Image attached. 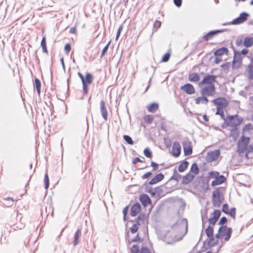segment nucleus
<instances>
[{
    "label": "nucleus",
    "instance_id": "1",
    "mask_svg": "<svg viewBox=\"0 0 253 253\" xmlns=\"http://www.w3.org/2000/svg\"><path fill=\"white\" fill-rule=\"evenodd\" d=\"M244 121V118L238 115L228 116L225 122L226 125L228 126L232 127H238Z\"/></svg>",
    "mask_w": 253,
    "mask_h": 253
},
{
    "label": "nucleus",
    "instance_id": "2",
    "mask_svg": "<svg viewBox=\"0 0 253 253\" xmlns=\"http://www.w3.org/2000/svg\"><path fill=\"white\" fill-rule=\"evenodd\" d=\"M250 141V138L248 137H245L242 136L239 139L237 145V151L239 153H243L246 151L247 146L248 145Z\"/></svg>",
    "mask_w": 253,
    "mask_h": 253
},
{
    "label": "nucleus",
    "instance_id": "3",
    "mask_svg": "<svg viewBox=\"0 0 253 253\" xmlns=\"http://www.w3.org/2000/svg\"><path fill=\"white\" fill-rule=\"evenodd\" d=\"M223 200V198L221 196V193L219 189H216L213 191L212 195V203L213 207L219 208Z\"/></svg>",
    "mask_w": 253,
    "mask_h": 253
},
{
    "label": "nucleus",
    "instance_id": "4",
    "mask_svg": "<svg viewBox=\"0 0 253 253\" xmlns=\"http://www.w3.org/2000/svg\"><path fill=\"white\" fill-rule=\"evenodd\" d=\"M210 176L212 178H215V179L211 182V185L213 186L220 185L223 183L225 180V177L221 175L219 176V172L217 171H211L209 173Z\"/></svg>",
    "mask_w": 253,
    "mask_h": 253
},
{
    "label": "nucleus",
    "instance_id": "5",
    "mask_svg": "<svg viewBox=\"0 0 253 253\" xmlns=\"http://www.w3.org/2000/svg\"><path fill=\"white\" fill-rule=\"evenodd\" d=\"M215 91V87L214 84L206 85L201 90L202 95L206 96H213Z\"/></svg>",
    "mask_w": 253,
    "mask_h": 253
},
{
    "label": "nucleus",
    "instance_id": "6",
    "mask_svg": "<svg viewBox=\"0 0 253 253\" xmlns=\"http://www.w3.org/2000/svg\"><path fill=\"white\" fill-rule=\"evenodd\" d=\"M212 102L219 108H225L228 105V102L224 97H218L212 100Z\"/></svg>",
    "mask_w": 253,
    "mask_h": 253
},
{
    "label": "nucleus",
    "instance_id": "7",
    "mask_svg": "<svg viewBox=\"0 0 253 253\" xmlns=\"http://www.w3.org/2000/svg\"><path fill=\"white\" fill-rule=\"evenodd\" d=\"M249 17V14L248 13L245 12H242L240 14L238 17L234 19L231 23L233 25L240 24L246 21Z\"/></svg>",
    "mask_w": 253,
    "mask_h": 253
},
{
    "label": "nucleus",
    "instance_id": "8",
    "mask_svg": "<svg viewBox=\"0 0 253 253\" xmlns=\"http://www.w3.org/2000/svg\"><path fill=\"white\" fill-rule=\"evenodd\" d=\"M216 76L214 75H208L205 76L202 81L199 83L201 85H211L214 84L213 83L216 82Z\"/></svg>",
    "mask_w": 253,
    "mask_h": 253
},
{
    "label": "nucleus",
    "instance_id": "9",
    "mask_svg": "<svg viewBox=\"0 0 253 253\" xmlns=\"http://www.w3.org/2000/svg\"><path fill=\"white\" fill-rule=\"evenodd\" d=\"M219 155L220 151L219 150L209 152L206 157V160L209 162H212L216 160Z\"/></svg>",
    "mask_w": 253,
    "mask_h": 253
},
{
    "label": "nucleus",
    "instance_id": "10",
    "mask_svg": "<svg viewBox=\"0 0 253 253\" xmlns=\"http://www.w3.org/2000/svg\"><path fill=\"white\" fill-rule=\"evenodd\" d=\"M171 152L172 155L175 157H178L181 153V146L180 143L178 141H175L173 142Z\"/></svg>",
    "mask_w": 253,
    "mask_h": 253
},
{
    "label": "nucleus",
    "instance_id": "11",
    "mask_svg": "<svg viewBox=\"0 0 253 253\" xmlns=\"http://www.w3.org/2000/svg\"><path fill=\"white\" fill-rule=\"evenodd\" d=\"M100 112L101 115L105 121L108 119V112L106 107V104L105 101L103 100L100 101Z\"/></svg>",
    "mask_w": 253,
    "mask_h": 253
},
{
    "label": "nucleus",
    "instance_id": "12",
    "mask_svg": "<svg viewBox=\"0 0 253 253\" xmlns=\"http://www.w3.org/2000/svg\"><path fill=\"white\" fill-rule=\"evenodd\" d=\"M180 89L188 94H192L195 93V88L193 85L190 84H186L181 86Z\"/></svg>",
    "mask_w": 253,
    "mask_h": 253
},
{
    "label": "nucleus",
    "instance_id": "13",
    "mask_svg": "<svg viewBox=\"0 0 253 253\" xmlns=\"http://www.w3.org/2000/svg\"><path fill=\"white\" fill-rule=\"evenodd\" d=\"M223 31L220 30H216L214 31H211L205 35L203 37V39L206 41H208L209 40L211 39L212 37H213L216 35L222 33Z\"/></svg>",
    "mask_w": 253,
    "mask_h": 253
},
{
    "label": "nucleus",
    "instance_id": "14",
    "mask_svg": "<svg viewBox=\"0 0 253 253\" xmlns=\"http://www.w3.org/2000/svg\"><path fill=\"white\" fill-rule=\"evenodd\" d=\"M141 205L139 203L134 204L131 208L130 215L132 216H136L140 211Z\"/></svg>",
    "mask_w": 253,
    "mask_h": 253
},
{
    "label": "nucleus",
    "instance_id": "15",
    "mask_svg": "<svg viewBox=\"0 0 253 253\" xmlns=\"http://www.w3.org/2000/svg\"><path fill=\"white\" fill-rule=\"evenodd\" d=\"M164 178V175L160 173L156 174L149 182V184L150 185H153L158 183Z\"/></svg>",
    "mask_w": 253,
    "mask_h": 253
},
{
    "label": "nucleus",
    "instance_id": "16",
    "mask_svg": "<svg viewBox=\"0 0 253 253\" xmlns=\"http://www.w3.org/2000/svg\"><path fill=\"white\" fill-rule=\"evenodd\" d=\"M139 200L144 206H146L151 204V201L150 197L147 194H142L140 196Z\"/></svg>",
    "mask_w": 253,
    "mask_h": 253
},
{
    "label": "nucleus",
    "instance_id": "17",
    "mask_svg": "<svg viewBox=\"0 0 253 253\" xmlns=\"http://www.w3.org/2000/svg\"><path fill=\"white\" fill-rule=\"evenodd\" d=\"M82 236L81 230L79 228L75 233L74 240H73V246H76L79 244L80 242V238Z\"/></svg>",
    "mask_w": 253,
    "mask_h": 253
},
{
    "label": "nucleus",
    "instance_id": "18",
    "mask_svg": "<svg viewBox=\"0 0 253 253\" xmlns=\"http://www.w3.org/2000/svg\"><path fill=\"white\" fill-rule=\"evenodd\" d=\"M228 52V49L225 47H222L216 50L213 54L216 56H221L225 54H227Z\"/></svg>",
    "mask_w": 253,
    "mask_h": 253
},
{
    "label": "nucleus",
    "instance_id": "19",
    "mask_svg": "<svg viewBox=\"0 0 253 253\" xmlns=\"http://www.w3.org/2000/svg\"><path fill=\"white\" fill-rule=\"evenodd\" d=\"M195 175L190 173L187 174L182 177V183L187 184L190 183L194 178Z\"/></svg>",
    "mask_w": 253,
    "mask_h": 253
},
{
    "label": "nucleus",
    "instance_id": "20",
    "mask_svg": "<svg viewBox=\"0 0 253 253\" xmlns=\"http://www.w3.org/2000/svg\"><path fill=\"white\" fill-rule=\"evenodd\" d=\"M195 103L197 104L202 103L207 105L209 102V100L207 98V96H206L205 95H202L201 97L196 98L195 100Z\"/></svg>",
    "mask_w": 253,
    "mask_h": 253
},
{
    "label": "nucleus",
    "instance_id": "21",
    "mask_svg": "<svg viewBox=\"0 0 253 253\" xmlns=\"http://www.w3.org/2000/svg\"><path fill=\"white\" fill-rule=\"evenodd\" d=\"M188 79L190 82L195 83L198 82L200 78L198 73H192L189 74Z\"/></svg>",
    "mask_w": 253,
    "mask_h": 253
},
{
    "label": "nucleus",
    "instance_id": "22",
    "mask_svg": "<svg viewBox=\"0 0 253 253\" xmlns=\"http://www.w3.org/2000/svg\"><path fill=\"white\" fill-rule=\"evenodd\" d=\"M146 216L145 214H140L138 215V216L134 220V223H135L138 226L142 225L144 223V222L145 220Z\"/></svg>",
    "mask_w": 253,
    "mask_h": 253
},
{
    "label": "nucleus",
    "instance_id": "23",
    "mask_svg": "<svg viewBox=\"0 0 253 253\" xmlns=\"http://www.w3.org/2000/svg\"><path fill=\"white\" fill-rule=\"evenodd\" d=\"M159 108V104L157 103H152L147 106V109L149 112L155 113Z\"/></svg>",
    "mask_w": 253,
    "mask_h": 253
},
{
    "label": "nucleus",
    "instance_id": "24",
    "mask_svg": "<svg viewBox=\"0 0 253 253\" xmlns=\"http://www.w3.org/2000/svg\"><path fill=\"white\" fill-rule=\"evenodd\" d=\"M243 44L246 47H251L253 45V37H247L245 38L243 42Z\"/></svg>",
    "mask_w": 253,
    "mask_h": 253
},
{
    "label": "nucleus",
    "instance_id": "25",
    "mask_svg": "<svg viewBox=\"0 0 253 253\" xmlns=\"http://www.w3.org/2000/svg\"><path fill=\"white\" fill-rule=\"evenodd\" d=\"M188 165L189 163L187 161H183L179 165L178 167V170L180 172L184 171L188 168Z\"/></svg>",
    "mask_w": 253,
    "mask_h": 253
},
{
    "label": "nucleus",
    "instance_id": "26",
    "mask_svg": "<svg viewBox=\"0 0 253 253\" xmlns=\"http://www.w3.org/2000/svg\"><path fill=\"white\" fill-rule=\"evenodd\" d=\"M93 80L92 75L89 73H86L85 74V78H84V83L86 84H92Z\"/></svg>",
    "mask_w": 253,
    "mask_h": 253
},
{
    "label": "nucleus",
    "instance_id": "27",
    "mask_svg": "<svg viewBox=\"0 0 253 253\" xmlns=\"http://www.w3.org/2000/svg\"><path fill=\"white\" fill-rule=\"evenodd\" d=\"M190 172L194 173L193 175H197L199 173V169L196 163H193L190 169Z\"/></svg>",
    "mask_w": 253,
    "mask_h": 253
},
{
    "label": "nucleus",
    "instance_id": "28",
    "mask_svg": "<svg viewBox=\"0 0 253 253\" xmlns=\"http://www.w3.org/2000/svg\"><path fill=\"white\" fill-rule=\"evenodd\" d=\"M184 153L185 156L190 155L192 153V148L190 146H184Z\"/></svg>",
    "mask_w": 253,
    "mask_h": 253
},
{
    "label": "nucleus",
    "instance_id": "29",
    "mask_svg": "<svg viewBox=\"0 0 253 253\" xmlns=\"http://www.w3.org/2000/svg\"><path fill=\"white\" fill-rule=\"evenodd\" d=\"M35 84L37 92L38 94L40 95L41 93V83L39 79L37 78L35 79Z\"/></svg>",
    "mask_w": 253,
    "mask_h": 253
},
{
    "label": "nucleus",
    "instance_id": "30",
    "mask_svg": "<svg viewBox=\"0 0 253 253\" xmlns=\"http://www.w3.org/2000/svg\"><path fill=\"white\" fill-rule=\"evenodd\" d=\"M242 57L241 53L237 51H234V56L233 61L242 62Z\"/></svg>",
    "mask_w": 253,
    "mask_h": 253
},
{
    "label": "nucleus",
    "instance_id": "31",
    "mask_svg": "<svg viewBox=\"0 0 253 253\" xmlns=\"http://www.w3.org/2000/svg\"><path fill=\"white\" fill-rule=\"evenodd\" d=\"M220 215V211L219 210H215L211 214V217L218 220Z\"/></svg>",
    "mask_w": 253,
    "mask_h": 253
},
{
    "label": "nucleus",
    "instance_id": "32",
    "mask_svg": "<svg viewBox=\"0 0 253 253\" xmlns=\"http://www.w3.org/2000/svg\"><path fill=\"white\" fill-rule=\"evenodd\" d=\"M228 227L226 225H223L219 227L218 231L222 236H224L228 231Z\"/></svg>",
    "mask_w": 253,
    "mask_h": 253
},
{
    "label": "nucleus",
    "instance_id": "33",
    "mask_svg": "<svg viewBox=\"0 0 253 253\" xmlns=\"http://www.w3.org/2000/svg\"><path fill=\"white\" fill-rule=\"evenodd\" d=\"M223 109L224 108H217V110L215 113V114L220 115L221 119H223L225 122L226 121V118H225L224 116V112H223Z\"/></svg>",
    "mask_w": 253,
    "mask_h": 253
},
{
    "label": "nucleus",
    "instance_id": "34",
    "mask_svg": "<svg viewBox=\"0 0 253 253\" xmlns=\"http://www.w3.org/2000/svg\"><path fill=\"white\" fill-rule=\"evenodd\" d=\"M41 46L42 49V51L43 52L47 53V49L46 48V39L45 37H43L42 41H41Z\"/></svg>",
    "mask_w": 253,
    "mask_h": 253
},
{
    "label": "nucleus",
    "instance_id": "35",
    "mask_svg": "<svg viewBox=\"0 0 253 253\" xmlns=\"http://www.w3.org/2000/svg\"><path fill=\"white\" fill-rule=\"evenodd\" d=\"M206 233L208 237H212L213 235V228L212 226L209 225L206 229Z\"/></svg>",
    "mask_w": 253,
    "mask_h": 253
},
{
    "label": "nucleus",
    "instance_id": "36",
    "mask_svg": "<svg viewBox=\"0 0 253 253\" xmlns=\"http://www.w3.org/2000/svg\"><path fill=\"white\" fill-rule=\"evenodd\" d=\"M249 79L253 80V65L250 64L248 66Z\"/></svg>",
    "mask_w": 253,
    "mask_h": 253
},
{
    "label": "nucleus",
    "instance_id": "37",
    "mask_svg": "<svg viewBox=\"0 0 253 253\" xmlns=\"http://www.w3.org/2000/svg\"><path fill=\"white\" fill-rule=\"evenodd\" d=\"M145 122L148 124H151L153 121V117L152 115H146L144 118Z\"/></svg>",
    "mask_w": 253,
    "mask_h": 253
},
{
    "label": "nucleus",
    "instance_id": "38",
    "mask_svg": "<svg viewBox=\"0 0 253 253\" xmlns=\"http://www.w3.org/2000/svg\"><path fill=\"white\" fill-rule=\"evenodd\" d=\"M124 139L130 145H132L133 144V141L130 136L127 135H124L123 136Z\"/></svg>",
    "mask_w": 253,
    "mask_h": 253
},
{
    "label": "nucleus",
    "instance_id": "39",
    "mask_svg": "<svg viewBox=\"0 0 253 253\" xmlns=\"http://www.w3.org/2000/svg\"><path fill=\"white\" fill-rule=\"evenodd\" d=\"M143 153H144V155L146 157L149 158H151L152 157V153L148 148H146L144 149V150L143 151Z\"/></svg>",
    "mask_w": 253,
    "mask_h": 253
},
{
    "label": "nucleus",
    "instance_id": "40",
    "mask_svg": "<svg viewBox=\"0 0 253 253\" xmlns=\"http://www.w3.org/2000/svg\"><path fill=\"white\" fill-rule=\"evenodd\" d=\"M44 188L45 189H47L49 187V177L48 176L47 173H45L44 177Z\"/></svg>",
    "mask_w": 253,
    "mask_h": 253
},
{
    "label": "nucleus",
    "instance_id": "41",
    "mask_svg": "<svg viewBox=\"0 0 253 253\" xmlns=\"http://www.w3.org/2000/svg\"><path fill=\"white\" fill-rule=\"evenodd\" d=\"M181 175L176 170H174L173 175L172 176L171 179H174L178 181L181 178Z\"/></svg>",
    "mask_w": 253,
    "mask_h": 253
},
{
    "label": "nucleus",
    "instance_id": "42",
    "mask_svg": "<svg viewBox=\"0 0 253 253\" xmlns=\"http://www.w3.org/2000/svg\"><path fill=\"white\" fill-rule=\"evenodd\" d=\"M232 228H228L227 232L225 234V237L224 238L225 241H228L229 239L231 237V234H232Z\"/></svg>",
    "mask_w": 253,
    "mask_h": 253
},
{
    "label": "nucleus",
    "instance_id": "43",
    "mask_svg": "<svg viewBox=\"0 0 253 253\" xmlns=\"http://www.w3.org/2000/svg\"><path fill=\"white\" fill-rule=\"evenodd\" d=\"M83 84V93L84 95L86 94L88 92V84H86L84 83V82H82Z\"/></svg>",
    "mask_w": 253,
    "mask_h": 253
},
{
    "label": "nucleus",
    "instance_id": "44",
    "mask_svg": "<svg viewBox=\"0 0 253 253\" xmlns=\"http://www.w3.org/2000/svg\"><path fill=\"white\" fill-rule=\"evenodd\" d=\"M242 62L233 61L232 68L233 69H238L241 66Z\"/></svg>",
    "mask_w": 253,
    "mask_h": 253
},
{
    "label": "nucleus",
    "instance_id": "45",
    "mask_svg": "<svg viewBox=\"0 0 253 253\" xmlns=\"http://www.w3.org/2000/svg\"><path fill=\"white\" fill-rule=\"evenodd\" d=\"M231 135L236 137L238 135V127H232L231 130Z\"/></svg>",
    "mask_w": 253,
    "mask_h": 253
},
{
    "label": "nucleus",
    "instance_id": "46",
    "mask_svg": "<svg viewBox=\"0 0 253 253\" xmlns=\"http://www.w3.org/2000/svg\"><path fill=\"white\" fill-rule=\"evenodd\" d=\"M139 251V247L137 245H134L131 249L132 253H138Z\"/></svg>",
    "mask_w": 253,
    "mask_h": 253
},
{
    "label": "nucleus",
    "instance_id": "47",
    "mask_svg": "<svg viewBox=\"0 0 253 253\" xmlns=\"http://www.w3.org/2000/svg\"><path fill=\"white\" fill-rule=\"evenodd\" d=\"M138 229V226L134 223L130 228V232L132 234H134L137 231Z\"/></svg>",
    "mask_w": 253,
    "mask_h": 253
},
{
    "label": "nucleus",
    "instance_id": "48",
    "mask_svg": "<svg viewBox=\"0 0 253 253\" xmlns=\"http://www.w3.org/2000/svg\"><path fill=\"white\" fill-rule=\"evenodd\" d=\"M236 208H232L231 209H230V211L229 212V213L230 216L233 218V219H235V216H236Z\"/></svg>",
    "mask_w": 253,
    "mask_h": 253
},
{
    "label": "nucleus",
    "instance_id": "49",
    "mask_svg": "<svg viewBox=\"0 0 253 253\" xmlns=\"http://www.w3.org/2000/svg\"><path fill=\"white\" fill-rule=\"evenodd\" d=\"M110 43V42H109L107 43V44L102 49V52H101V58H102L104 56L105 53L106 52V51H107V50L108 49Z\"/></svg>",
    "mask_w": 253,
    "mask_h": 253
},
{
    "label": "nucleus",
    "instance_id": "50",
    "mask_svg": "<svg viewBox=\"0 0 253 253\" xmlns=\"http://www.w3.org/2000/svg\"><path fill=\"white\" fill-rule=\"evenodd\" d=\"M253 128V125L249 123L248 124H247L245 126L243 130L244 131H248L250 129H252Z\"/></svg>",
    "mask_w": 253,
    "mask_h": 253
},
{
    "label": "nucleus",
    "instance_id": "51",
    "mask_svg": "<svg viewBox=\"0 0 253 253\" xmlns=\"http://www.w3.org/2000/svg\"><path fill=\"white\" fill-rule=\"evenodd\" d=\"M170 58V54L169 53H166L162 58V61L163 62H167L169 61Z\"/></svg>",
    "mask_w": 253,
    "mask_h": 253
},
{
    "label": "nucleus",
    "instance_id": "52",
    "mask_svg": "<svg viewBox=\"0 0 253 253\" xmlns=\"http://www.w3.org/2000/svg\"><path fill=\"white\" fill-rule=\"evenodd\" d=\"M222 211L226 214H228V205L227 204H225L222 207Z\"/></svg>",
    "mask_w": 253,
    "mask_h": 253
},
{
    "label": "nucleus",
    "instance_id": "53",
    "mask_svg": "<svg viewBox=\"0 0 253 253\" xmlns=\"http://www.w3.org/2000/svg\"><path fill=\"white\" fill-rule=\"evenodd\" d=\"M227 218L225 216H223L220 218L218 224L219 225H223V224H225L227 222Z\"/></svg>",
    "mask_w": 253,
    "mask_h": 253
},
{
    "label": "nucleus",
    "instance_id": "54",
    "mask_svg": "<svg viewBox=\"0 0 253 253\" xmlns=\"http://www.w3.org/2000/svg\"><path fill=\"white\" fill-rule=\"evenodd\" d=\"M122 30H123V26H122V25H121L119 27V28L118 30L117 33V35H116V41H117L118 40V38L120 36V34H121V31H122Z\"/></svg>",
    "mask_w": 253,
    "mask_h": 253
},
{
    "label": "nucleus",
    "instance_id": "55",
    "mask_svg": "<svg viewBox=\"0 0 253 253\" xmlns=\"http://www.w3.org/2000/svg\"><path fill=\"white\" fill-rule=\"evenodd\" d=\"M139 253H150V251L147 247H142Z\"/></svg>",
    "mask_w": 253,
    "mask_h": 253
},
{
    "label": "nucleus",
    "instance_id": "56",
    "mask_svg": "<svg viewBox=\"0 0 253 253\" xmlns=\"http://www.w3.org/2000/svg\"><path fill=\"white\" fill-rule=\"evenodd\" d=\"M151 166L152 167L153 171H156L158 169V165L154 162H152L151 163Z\"/></svg>",
    "mask_w": 253,
    "mask_h": 253
},
{
    "label": "nucleus",
    "instance_id": "57",
    "mask_svg": "<svg viewBox=\"0 0 253 253\" xmlns=\"http://www.w3.org/2000/svg\"><path fill=\"white\" fill-rule=\"evenodd\" d=\"M161 22L160 21H156L154 24V28L157 30L161 27Z\"/></svg>",
    "mask_w": 253,
    "mask_h": 253
},
{
    "label": "nucleus",
    "instance_id": "58",
    "mask_svg": "<svg viewBox=\"0 0 253 253\" xmlns=\"http://www.w3.org/2000/svg\"><path fill=\"white\" fill-rule=\"evenodd\" d=\"M218 220L215 219V218H213L211 217L209 219V223L211 224V225H214L216 222H217Z\"/></svg>",
    "mask_w": 253,
    "mask_h": 253
},
{
    "label": "nucleus",
    "instance_id": "59",
    "mask_svg": "<svg viewBox=\"0 0 253 253\" xmlns=\"http://www.w3.org/2000/svg\"><path fill=\"white\" fill-rule=\"evenodd\" d=\"M152 173L150 171L147 172L142 176V179H146L151 176Z\"/></svg>",
    "mask_w": 253,
    "mask_h": 253
},
{
    "label": "nucleus",
    "instance_id": "60",
    "mask_svg": "<svg viewBox=\"0 0 253 253\" xmlns=\"http://www.w3.org/2000/svg\"><path fill=\"white\" fill-rule=\"evenodd\" d=\"M173 2L176 6L180 7L182 4V0H174Z\"/></svg>",
    "mask_w": 253,
    "mask_h": 253
},
{
    "label": "nucleus",
    "instance_id": "61",
    "mask_svg": "<svg viewBox=\"0 0 253 253\" xmlns=\"http://www.w3.org/2000/svg\"><path fill=\"white\" fill-rule=\"evenodd\" d=\"M236 45L238 46L241 45L243 43L242 40L241 39H237L235 42Z\"/></svg>",
    "mask_w": 253,
    "mask_h": 253
},
{
    "label": "nucleus",
    "instance_id": "62",
    "mask_svg": "<svg viewBox=\"0 0 253 253\" xmlns=\"http://www.w3.org/2000/svg\"><path fill=\"white\" fill-rule=\"evenodd\" d=\"M64 49L67 52H69L71 49V45L69 43L66 44L64 47Z\"/></svg>",
    "mask_w": 253,
    "mask_h": 253
},
{
    "label": "nucleus",
    "instance_id": "63",
    "mask_svg": "<svg viewBox=\"0 0 253 253\" xmlns=\"http://www.w3.org/2000/svg\"><path fill=\"white\" fill-rule=\"evenodd\" d=\"M246 151L248 152H253V145H250L249 146H247V148L246 149Z\"/></svg>",
    "mask_w": 253,
    "mask_h": 253
},
{
    "label": "nucleus",
    "instance_id": "64",
    "mask_svg": "<svg viewBox=\"0 0 253 253\" xmlns=\"http://www.w3.org/2000/svg\"><path fill=\"white\" fill-rule=\"evenodd\" d=\"M138 162H143V161L142 160H141L138 157H136L135 159H134V160H133L132 161V163L133 164H136Z\"/></svg>",
    "mask_w": 253,
    "mask_h": 253
}]
</instances>
